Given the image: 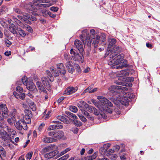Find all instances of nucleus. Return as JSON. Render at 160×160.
Listing matches in <instances>:
<instances>
[{"mask_svg":"<svg viewBox=\"0 0 160 160\" xmlns=\"http://www.w3.org/2000/svg\"><path fill=\"white\" fill-rule=\"evenodd\" d=\"M100 39V36L98 35H97L96 36L95 38H92V39L91 42L92 45L95 48H96L98 46V44L99 42Z\"/></svg>","mask_w":160,"mask_h":160,"instance_id":"obj_17","label":"nucleus"},{"mask_svg":"<svg viewBox=\"0 0 160 160\" xmlns=\"http://www.w3.org/2000/svg\"><path fill=\"white\" fill-rule=\"evenodd\" d=\"M98 99L101 103V105L98 106L99 109L104 113H111L112 110L110 108L112 106V103L106 98L102 96H98Z\"/></svg>","mask_w":160,"mask_h":160,"instance_id":"obj_1","label":"nucleus"},{"mask_svg":"<svg viewBox=\"0 0 160 160\" xmlns=\"http://www.w3.org/2000/svg\"><path fill=\"white\" fill-rule=\"evenodd\" d=\"M32 152H30L29 153H28L26 155V158L28 159H29V160H30L32 157Z\"/></svg>","mask_w":160,"mask_h":160,"instance_id":"obj_50","label":"nucleus"},{"mask_svg":"<svg viewBox=\"0 0 160 160\" xmlns=\"http://www.w3.org/2000/svg\"><path fill=\"white\" fill-rule=\"evenodd\" d=\"M16 92H13V94L18 99H23L25 98V94L22 93L23 89L22 88L19 86H18L16 88Z\"/></svg>","mask_w":160,"mask_h":160,"instance_id":"obj_4","label":"nucleus"},{"mask_svg":"<svg viewBox=\"0 0 160 160\" xmlns=\"http://www.w3.org/2000/svg\"><path fill=\"white\" fill-rule=\"evenodd\" d=\"M54 139L52 138L47 137L44 136V137L42 139V141L45 143H51L52 142Z\"/></svg>","mask_w":160,"mask_h":160,"instance_id":"obj_26","label":"nucleus"},{"mask_svg":"<svg viewBox=\"0 0 160 160\" xmlns=\"http://www.w3.org/2000/svg\"><path fill=\"white\" fill-rule=\"evenodd\" d=\"M68 71L71 73H72V72L73 71H74V68L73 66H72L71 67H69V68H68Z\"/></svg>","mask_w":160,"mask_h":160,"instance_id":"obj_62","label":"nucleus"},{"mask_svg":"<svg viewBox=\"0 0 160 160\" xmlns=\"http://www.w3.org/2000/svg\"><path fill=\"white\" fill-rule=\"evenodd\" d=\"M22 28L23 29H26L28 31L30 32H32V28L29 26H26L24 25H23V26H22Z\"/></svg>","mask_w":160,"mask_h":160,"instance_id":"obj_40","label":"nucleus"},{"mask_svg":"<svg viewBox=\"0 0 160 160\" xmlns=\"http://www.w3.org/2000/svg\"><path fill=\"white\" fill-rule=\"evenodd\" d=\"M28 19L33 21H36L37 20V18L35 17L32 16L31 15H30Z\"/></svg>","mask_w":160,"mask_h":160,"instance_id":"obj_59","label":"nucleus"},{"mask_svg":"<svg viewBox=\"0 0 160 160\" xmlns=\"http://www.w3.org/2000/svg\"><path fill=\"white\" fill-rule=\"evenodd\" d=\"M69 109L72 112H76L78 111L77 108L73 106H71L69 107Z\"/></svg>","mask_w":160,"mask_h":160,"instance_id":"obj_39","label":"nucleus"},{"mask_svg":"<svg viewBox=\"0 0 160 160\" xmlns=\"http://www.w3.org/2000/svg\"><path fill=\"white\" fill-rule=\"evenodd\" d=\"M52 73L55 77L59 75V73L56 70H55L53 72H52Z\"/></svg>","mask_w":160,"mask_h":160,"instance_id":"obj_56","label":"nucleus"},{"mask_svg":"<svg viewBox=\"0 0 160 160\" xmlns=\"http://www.w3.org/2000/svg\"><path fill=\"white\" fill-rule=\"evenodd\" d=\"M57 118L58 119L63 122L64 123L68 124L69 122V121L67 119L63 116H57Z\"/></svg>","mask_w":160,"mask_h":160,"instance_id":"obj_28","label":"nucleus"},{"mask_svg":"<svg viewBox=\"0 0 160 160\" xmlns=\"http://www.w3.org/2000/svg\"><path fill=\"white\" fill-rule=\"evenodd\" d=\"M66 113L69 117L72 118L73 119L76 120L78 118V117L74 114L71 113L69 112H66Z\"/></svg>","mask_w":160,"mask_h":160,"instance_id":"obj_35","label":"nucleus"},{"mask_svg":"<svg viewBox=\"0 0 160 160\" xmlns=\"http://www.w3.org/2000/svg\"><path fill=\"white\" fill-rule=\"evenodd\" d=\"M55 129V128L54 125H51L48 128L47 130L48 131H50Z\"/></svg>","mask_w":160,"mask_h":160,"instance_id":"obj_53","label":"nucleus"},{"mask_svg":"<svg viewBox=\"0 0 160 160\" xmlns=\"http://www.w3.org/2000/svg\"><path fill=\"white\" fill-rule=\"evenodd\" d=\"M97 155L95 153L91 156H88L85 158V160H92L95 159L97 157Z\"/></svg>","mask_w":160,"mask_h":160,"instance_id":"obj_34","label":"nucleus"},{"mask_svg":"<svg viewBox=\"0 0 160 160\" xmlns=\"http://www.w3.org/2000/svg\"><path fill=\"white\" fill-rule=\"evenodd\" d=\"M110 146V144H104L103 147H101L100 149L101 151H102L104 153L106 152L108 150V148Z\"/></svg>","mask_w":160,"mask_h":160,"instance_id":"obj_29","label":"nucleus"},{"mask_svg":"<svg viewBox=\"0 0 160 160\" xmlns=\"http://www.w3.org/2000/svg\"><path fill=\"white\" fill-rule=\"evenodd\" d=\"M14 124L16 128L19 130H21L22 129L25 130L27 129L28 128L27 124L21 119L17 122Z\"/></svg>","mask_w":160,"mask_h":160,"instance_id":"obj_7","label":"nucleus"},{"mask_svg":"<svg viewBox=\"0 0 160 160\" xmlns=\"http://www.w3.org/2000/svg\"><path fill=\"white\" fill-rule=\"evenodd\" d=\"M22 81L23 84L26 86V85L28 83L27 82L26 77L25 76L22 78Z\"/></svg>","mask_w":160,"mask_h":160,"instance_id":"obj_48","label":"nucleus"},{"mask_svg":"<svg viewBox=\"0 0 160 160\" xmlns=\"http://www.w3.org/2000/svg\"><path fill=\"white\" fill-rule=\"evenodd\" d=\"M1 155L5 157L6 156V151L4 149L2 146L0 147V157L2 158Z\"/></svg>","mask_w":160,"mask_h":160,"instance_id":"obj_33","label":"nucleus"},{"mask_svg":"<svg viewBox=\"0 0 160 160\" xmlns=\"http://www.w3.org/2000/svg\"><path fill=\"white\" fill-rule=\"evenodd\" d=\"M32 115H25L23 118V119H22V120H23V121L27 124H29L31 122V117Z\"/></svg>","mask_w":160,"mask_h":160,"instance_id":"obj_25","label":"nucleus"},{"mask_svg":"<svg viewBox=\"0 0 160 160\" xmlns=\"http://www.w3.org/2000/svg\"><path fill=\"white\" fill-rule=\"evenodd\" d=\"M45 13H48V14L51 17L53 18H55L56 17V16L54 14H52V13L50 12H48L47 11H45Z\"/></svg>","mask_w":160,"mask_h":160,"instance_id":"obj_49","label":"nucleus"},{"mask_svg":"<svg viewBox=\"0 0 160 160\" xmlns=\"http://www.w3.org/2000/svg\"><path fill=\"white\" fill-rule=\"evenodd\" d=\"M55 127V129H62L63 128V126L61 124H56L54 125Z\"/></svg>","mask_w":160,"mask_h":160,"instance_id":"obj_51","label":"nucleus"},{"mask_svg":"<svg viewBox=\"0 0 160 160\" xmlns=\"http://www.w3.org/2000/svg\"><path fill=\"white\" fill-rule=\"evenodd\" d=\"M73 122L75 125L77 127H80L82 124V123L81 122L76 120H73Z\"/></svg>","mask_w":160,"mask_h":160,"instance_id":"obj_43","label":"nucleus"},{"mask_svg":"<svg viewBox=\"0 0 160 160\" xmlns=\"http://www.w3.org/2000/svg\"><path fill=\"white\" fill-rule=\"evenodd\" d=\"M92 86H90L88 88H87L83 92V93H84L87 92H88L90 91V90L92 88Z\"/></svg>","mask_w":160,"mask_h":160,"instance_id":"obj_58","label":"nucleus"},{"mask_svg":"<svg viewBox=\"0 0 160 160\" xmlns=\"http://www.w3.org/2000/svg\"><path fill=\"white\" fill-rule=\"evenodd\" d=\"M77 88L73 87H68L63 93V95L67 96L70 95L75 92L77 90Z\"/></svg>","mask_w":160,"mask_h":160,"instance_id":"obj_11","label":"nucleus"},{"mask_svg":"<svg viewBox=\"0 0 160 160\" xmlns=\"http://www.w3.org/2000/svg\"><path fill=\"white\" fill-rule=\"evenodd\" d=\"M26 86L27 88L31 91L33 92L37 91V89H36L35 86L32 82L31 83V84H29V83H28V84L26 85Z\"/></svg>","mask_w":160,"mask_h":160,"instance_id":"obj_22","label":"nucleus"},{"mask_svg":"<svg viewBox=\"0 0 160 160\" xmlns=\"http://www.w3.org/2000/svg\"><path fill=\"white\" fill-rule=\"evenodd\" d=\"M79 102L82 105V107H84L85 108H87V107H88V104H87L86 102L83 101H79Z\"/></svg>","mask_w":160,"mask_h":160,"instance_id":"obj_47","label":"nucleus"},{"mask_svg":"<svg viewBox=\"0 0 160 160\" xmlns=\"http://www.w3.org/2000/svg\"><path fill=\"white\" fill-rule=\"evenodd\" d=\"M45 124H41L40 125L38 128V130L40 132L42 131V129L44 127Z\"/></svg>","mask_w":160,"mask_h":160,"instance_id":"obj_60","label":"nucleus"},{"mask_svg":"<svg viewBox=\"0 0 160 160\" xmlns=\"http://www.w3.org/2000/svg\"><path fill=\"white\" fill-rule=\"evenodd\" d=\"M127 89L126 87L120 86H112L109 88V90L112 92H118L119 90H125Z\"/></svg>","mask_w":160,"mask_h":160,"instance_id":"obj_8","label":"nucleus"},{"mask_svg":"<svg viewBox=\"0 0 160 160\" xmlns=\"http://www.w3.org/2000/svg\"><path fill=\"white\" fill-rule=\"evenodd\" d=\"M36 85L38 89L39 90L40 92L45 93L46 94V91L41 82H36Z\"/></svg>","mask_w":160,"mask_h":160,"instance_id":"obj_23","label":"nucleus"},{"mask_svg":"<svg viewBox=\"0 0 160 160\" xmlns=\"http://www.w3.org/2000/svg\"><path fill=\"white\" fill-rule=\"evenodd\" d=\"M66 66L67 68H69V67H71L72 66L70 62H66Z\"/></svg>","mask_w":160,"mask_h":160,"instance_id":"obj_64","label":"nucleus"},{"mask_svg":"<svg viewBox=\"0 0 160 160\" xmlns=\"http://www.w3.org/2000/svg\"><path fill=\"white\" fill-rule=\"evenodd\" d=\"M57 67L61 74H64L66 73V71L65 70L63 64L62 63L58 64L57 65Z\"/></svg>","mask_w":160,"mask_h":160,"instance_id":"obj_21","label":"nucleus"},{"mask_svg":"<svg viewBox=\"0 0 160 160\" xmlns=\"http://www.w3.org/2000/svg\"><path fill=\"white\" fill-rule=\"evenodd\" d=\"M125 155L126 154L124 153H121L120 154V156L121 160H126V159Z\"/></svg>","mask_w":160,"mask_h":160,"instance_id":"obj_46","label":"nucleus"},{"mask_svg":"<svg viewBox=\"0 0 160 160\" xmlns=\"http://www.w3.org/2000/svg\"><path fill=\"white\" fill-rule=\"evenodd\" d=\"M82 113L86 116L87 118L89 119L90 120H93V117L89 115L88 112L85 110H83L82 112Z\"/></svg>","mask_w":160,"mask_h":160,"instance_id":"obj_31","label":"nucleus"},{"mask_svg":"<svg viewBox=\"0 0 160 160\" xmlns=\"http://www.w3.org/2000/svg\"><path fill=\"white\" fill-rule=\"evenodd\" d=\"M0 138L5 141H8L10 139V136L4 130L0 131Z\"/></svg>","mask_w":160,"mask_h":160,"instance_id":"obj_9","label":"nucleus"},{"mask_svg":"<svg viewBox=\"0 0 160 160\" xmlns=\"http://www.w3.org/2000/svg\"><path fill=\"white\" fill-rule=\"evenodd\" d=\"M74 45L77 49L81 52L83 50V45L82 42L79 40H76L74 42Z\"/></svg>","mask_w":160,"mask_h":160,"instance_id":"obj_14","label":"nucleus"},{"mask_svg":"<svg viewBox=\"0 0 160 160\" xmlns=\"http://www.w3.org/2000/svg\"><path fill=\"white\" fill-rule=\"evenodd\" d=\"M10 116L14 121H16L17 118H19L16 110L15 109H13L11 112Z\"/></svg>","mask_w":160,"mask_h":160,"instance_id":"obj_18","label":"nucleus"},{"mask_svg":"<svg viewBox=\"0 0 160 160\" xmlns=\"http://www.w3.org/2000/svg\"><path fill=\"white\" fill-rule=\"evenodd\" d=\"M64 132L62 131H56L55 134V138H61L64 136Z\"/></svg>","mask_w":160,"mask_h":160,"instance_id":"obj_27","label":"nucleus"},{"mask_svg":"<svg viewBox=\"0 0 160 160\" xmlns=\"http://www.w3.org/2000/svg\"><path fill=\"white\" fill-rule=\"evenodd\" d=\"M22 15L24 19H28L29 17L30 16V15L28 13H26L22 12L21 14Z\"/></svg>","mask_w":160,"mask_h":160,"instance_id":"obj_44","label":"nucleus"},{"mask_svg":"<svg viewBox=\"0 0 160 160\" xmlns=\"http://www.w3.org/2000/svg\"><path fill=\"white\" fill-rule=\"evenodd\" d=\"M13 20H14V21L18 24V25L22 27V26H23V24H22L21 21L18 20L17 18H16L13 17L12 18Z\"/></svg>","mask_w":160,"mask_h":160,"instance_id":"obj_38","label":"nucleus"},{"mask_svg":"<svg viewBox=\"0 0 160 160\" xmlns=\"http://www.w3.org/2000/svg\"><path fill=\"white\" fill-rule=\"evenodd\" d=\"M121 50V48L117 46H115L112 49L108 50L106 53L108 52L110 58H113L114 57L119 53Z\"/></svg>","mask_w":160,"mask_h":160,"instance_id":"obj_3","label":"nucleus"},{"mask_svg":"<svg viewBox=\"0 0 160 160\" xmlns=\"http://www.w3.org/2000/svg\"><path fill=\"white\" fill-rule=\"evenodd\" d=\"M129 99L130 98H128V97L123 96L121 100H118L122 104L125 106H127L128 104Z\"/></svg>","mask_w":160,"mask_h":160,"instance_id":"obj_19","label":"nucleus"},{"mask_svg":"<svg viewBox=\"0 0 160 160\" xmlns=\"http://www.w3.org/2000/svg\"><path fill=\"white\" fill-rule=\"evenodd\" d=\"M56 131H52L49 132L48 134L50 136H53L55 138V134H56Z\"/></svg>","mask_w":160,"mask_h":160,"instance_id":"obj_52","label":"nucleus"},{"mask_svg":"<svg viewBox=\"0 0 160 160\" xmlns=\"http://www.w3.org/2000/svg\"><path fill=\"white\" fill-rule=\"evenodd\" d=\"M70 149H71L69 148H66V149H65L64 150L62 151L59 153V156H62L64 154L66 153L67 152L69 151L70 150Z\"/></svg>","mask_w":160,"mask_h":160,"instance_id":"obj_42","label":"nucleus"},{"mask_svg":"<svg viewBox=\"0 0 160 160\" xmlns=\"http://www.w3.org/2000/svg\"><path fill=\"white\" fill-rule=\"evenodd\" d=\"M25 115H32L31 111L28 109H25L24 111Z\"/></svg>","mask_w":160,"mask_h":160,"instance_id":"obj_61","label":"nucleus"},{"mask_svg":"<svg viewBox=\"0 0 160 160\" xmlns=\"http://www.w3.org/2000/svg\"><path fill=\"white\" fill-rule=\"evenodd\" d=\"M86 108L87 109V110H88L89 112L92 113L93 112V110H94L95 109V108L92 106H89L88 105V107Z\"/></svg>","mask_w":160,"mask_h":160,"instance_id":"obj_41","label":"nucleus"},{"mask_svg":"<svg viewBox=\"0 0 160 160\" xmlns=\"http://www.w3.org/2000/svg\"><path fill=\"white\" fill-rule=\"evenodd\" d=\"M0 108L2 112V115L3 117H7V111L8 109L5 105L1 104L0 105Z\"/></svg>","mask_w":160,"mask_h":160,"instance_id":"obj_16","label":"nucleus"},{"mask_svg":"<svg viewBox=\"0 0 160 160\" xmlns=\"http://www.w3.org/2000/svg\"><path fill=\"white\" fill-rule=\"evenodd\" d=\"M108 41L109 42V46L110 47L112 46L116 43V40L115 38H112L111 39H108Z\"/></svg>","mask_w":160,"mask_h":160,"instance_id":"obj_36","label":"nucleus"},{"mask_svg":"<svg viewBox=\"0 0 160 160\" xmlns=\"http://www.w3.org/2000/svg\"><path fill=\"white\" fill-rule=\"evenodd\" d=\"M28 103L30 102V107L32 110L34 111H35L36 110V106L34 103L30 101L29 99H28Z\"/></svg>","mask_w":160,"mask_h":160,"instance_id":"obj_30","label":"nucleus"},{"mask_svg":"<svg viewBox=\"0 0 160 160\" xmlns=\"http://www.w3.org/2000/svg\"><path fill=\"white\" fill-rule=\"evenodd\" d=\"M78 116L80 119L83 122H85L87 121V119L82 115L81 114H78Z\"/></svg>","mask_w":160,"mask_h":160,"instance_id":"obj_45","label":"nucleus"},{"mask_svg":"<svg viewBox=\"0 0 160 160\" xmlns=\"http://www.w3.org/2000/svg\"><path fill=\"white\" fill-rule=\"evenodd\" d=\"M18 29V27L13 24H12L9 28V31L14 34L17 33V31Z\"/></svg>","mask_w":160,"mask_h":160,"instance_id":"obj_20","label":"nucleus"},{"mask_svg":"<svg viewBox=\"0 0 160 160\" xmlns=\"http://www.w3.org/2000/svg\"><path fill=\"white\" fill-rule=\"evenodd\" d=\"M18 32L19 33L20 36L22 37H25L26 36V33L25 32L20 28H18Z\"/></svg>","mask_w":160,"mask_h":160,"instance_id":"obj_32","label":"nucleus"},{"mask_svg":"<svg viewBox=\"0 0 160 160\" xmlns=\"http://www.w3.org/2000/svg\"><path fill=\"white\" fill-rule=\"evenodd\" d=\"M70 53L75 61L81 62H84L83 57L82 55H79L78 53L76 52L73 49H71Z\"/></svg>","mask_w":160,"mask_h":160,"instance_id":"obj_5","label":"nucleus"},{"mask_svg":"<svg viewBox=\"0 0 160 160\" xmlns=\"http://www.w3.org/2000/svg\"><path fill=\"white\" fill-rule=\"evenodd\" d=\"M51 112L50 111H48V112L47 113V110H45L43 113L44 114V118L45 119H48L49 117V114L51 113Z\"/></svg>","mask_w":160,"mask_h":160,"instance_id":"obj_37","label":"nucleus"},{"mask_svg":"<svg viewBox=\"0 0 160 160\" xmlns=\"http://www.w3.org/2000/svg\"><path fill=\"white\" fill-rule=\"evenodd\" d=\"M50 9L52 11L56 12L58 10V8L57 7H52L50 8Z\"/></svg>","mask_w":160,"mask_h":160,"instance_id":"obj_55","label":"nucleus"},{"mask_svg":"<svg viewBox=\"0 0 160 160\" xmlns=\"http://www.w3.org/2000/svg\"><path fill=\"white\" fill-rule=\"evenodd\" d=\"M57 147L54 144L48 147H46L42 149V151L44 153L48 152L57 149Z\"/></svg>","mask_w":160,"mask_h":160,"instance_id":"obj_15","label":"nucleus"},{"mask_svg":"<svg viewBox=\"0 0 160 160\" xmlns=\"http://www.w3.org/2000/svg\"><path fill=\"white\" fill-rule=\"evenodd\" d=\"M124 58V55L122 54H120L117 56L113 59L110 60L108 62V65L112 66L118 65L122 63Z\"/></svg>","mask_w":160,"mask_h":160,"instance_id":"obj_2","label":"nucleus"},{"mask_svg":"<svg viewBox=\"0 0 160 160\" xmlns=\"http://www.w3.org/2000/svg\"><path fill=\"white\" fill-rule=\"evenodd\" d=\"M5 42L6 45L7 47H9L12 44L11 42L7 39L5 40Z\"/></svg>","mask_w":160,"mask_h":160,"instance_id":"obj_54","label":"nucleus"},{"mask_svg":"<svg viewBox=\"0 0 160 160\" xmlns=\"http://www.w3.org/2000/svg\"><path fill=\"white\" fill-rule=\"evenodd\" d=\"M64 97H60L57 100V102L58 103H59L62 102L64 99Z\"/></svg>","mask_w":160,"mask_h":160,"instance_id":"obj_63","label":"nucleus"},{"mask_svg":"<svg viewBox=\"0 0 160 160\" xmlns=\"http://www.w3.org/2000/svg\"><path fill=\"white\" fill-rule=\"evenodd\" d=\"M82 35L80 36L81 38L82 39V41L84 43H85L86 44V43L84 42V39H85V37H86L87 38V44L88 48H90L91 45L90 38L89 37H89V34L87 32V30L85 29L82 31Z\"/></svg>","mask_w":160,"mask_h":160,"instance_id":"obj_6","label":"nucleus"},{"mask_svg":"<svg viewBox=\"0 0 160 160\" xmlns=\"http://www.w3.org/2000/svg\"><path fill=\"white\" fill-rule=\"evenodd\" d=\"M50 80V79L48 78L43 77L42 78V81L43 84L46 89L48 91L51 90V87L49 82Z\"/></svg>","mask_w":160,"mask_h":160,"instance_id":"obj_10","label":"nucleus"},{"mask_svg":"<svg viewBox=\"0 0 160 160\" xmlns=\"http://www.w3.org/2000/svg\"><path fill=\"white\" fill-rule=\"evenodd\" d=\"M24 7L28 11H35L36 9L35 6L31 3H30L28 4L25 5Z\"/></svg>","mask_w":160,"mask_h":160,"instance_id":"obj_24","label":"nucleus"},{"mask_svg":"<svg viewBox=\"0 0 160 160\" xmlns=\"http://www.w3.org/2000/svg\"><path fill=\"white\" fill-rule=\"evenodd\" d=\"M129 73L126 70H122L119 72L117 74V76L120 77L119 78L121 80L124 81L126 80V78L123 77L124 76H127L128 75Z\"/></svg>","mask_w":160,"mask_h":160,"instance_id":"obj_13","label":"nucleus"},{"mask_svg":"<svg viewBox=\"0 0 160 160\" xmlns=\"http://www.w3.org/2000/svg\"><path fill=\"white\" fill-rule=\"evenodd\" d=\"M59 153L57 150H55L49 153H46L44 155V157L47 159H51L54 157Z\"/></svg>","mask_w":160,"mask_h":160,"instance_id":"obj_12","label":"nucleus"},{"mask_svg":"<svg viewBox=\"0 0 160 160\" xmlns=\"http://www.w3.org/2000/svg\"><path fill=\"white\" fill-rule=\"evenodd\" d=\"M69 157L68 154H67L60 158L62 160H66Z\"/></svg>","mask_w":160,"mask_h":160,"instance_id":"obj_57","label":"nucleus"}]
</instances>
